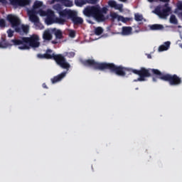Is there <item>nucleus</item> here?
I'll return each mask as SVG.
<instances>
[{
  "label": "nucleus",
  "instance_id": "nucleus-2",
  "mask_svg": "<svg viewBox=\"0 0 182 182\" xmlns=\"http://www.w3.org/2000/svg\"><path fill=\"white\" fill-rule=\"evenodd\" d=\"M12 45L18 46V48L21 50H26L31 48H39V46H41V43L39 42V36L33 35L28 38L11 40V43L3 41L0 43V48L1 49H6V48L12 46Z\"/></svg>",
  "mask_w": 182,
  "mask_h": 182
},
{
  "label": "nucleus",
  "instance_id": "nucleus-11",
  "mask_svg": "<svg viewBox=\"0 0 182 182\" xmlns=\"http://www.w3.org/2000/svg\"><path fill=\"white\" fill-rule=\"evenodd\" d=\"M14 6H26L31 4V0H9Z\"/></svg>",
  "mask_w": 182,
  "mask_h": 182
},
{
  "label": "nucleus",
  "instance_id": "nucleus-28",
  "mask_svg": "<svg viewBox=\"0 0 182 182\" xmlns=\"http://www.w3.org/2000/svg\"><path fill=\"white\" fill-rule=\"evenodd\" d=\"M67 56H68V58H73L75 56V52L67 53Z\"/></svg>",
  "mask_w": 182,
  "mask_h": 182
},
{
  "label": "nucleus",
  "instance_id": "nucleus-8",
  "mask_svg": "<svg viewBox=\"0 0 182 182\" xmlns=\"http://www.w3.org/2000/svg\"><path fill=\"white\" fill-rule=\"evenodd\" d=\"M170 11L171 9L168 6V4H166L164 6H158L152 12L158 15L159 18L166 19L170 15Z\"/></svg>",
  "mask_w": 182,
  "mask_h": 182
},
{
  "label": "nucleus",
  "instance_id": "nucleus-17",
  "mask_svg": "<svg viewBox=\"0 0 182 182\" xmlns=\"http://www.w3.org/2000/svg\"><path fill=\"white\" fill-rule=\"evenodd\" d=\"M108 5L112 8H114V9L119 11V12H123V4H117L116 1L111 0L108 1Z\"/></svg>",
  "mask_w": 182,
  "mask_h": 182
},
{
  "label": "nucleus",
  "instance_id": "nucleus-23",
  "mask_svg": "<svg viewBox=\"0 0 182 182\" xmlns=\"http://www.w3.org/2000/svg\"><path fill=\"white\" fill-rule=\"evenodd\" d=\"M134 16L135 21H136L137 22H140L143 19V15L140 14L136 13L135 14Z\"/></svg>",
  "mask_w": 182,
  "mask_h": 182
},
{
  "label": "nucleus",
  "instance_id": "nucleus-30",
  "mask_svg": "<svg viewBox=\"0 0 182 182\" xmlns=\"http://www.w3.org/2000/svg\"><path fill=\"white\" fill-rule=\"evenodd\" d=\"M0 2H1V4H6V0H0Z\"/></svg>",
  "mask_w": 182,
  "mask_h": 182
},
{
  "label": "nucleus",
  "instance_id": "nucleus-21",
  "mask_svg": "<svg viewBox=\"0 0 182 182\" xmlns=\"http://www.w3.org/2000/svg\"><path fill=\"white\" fill-rule=\"evenodd\" d=\"M149 28L151 31H163L164 29V26L161 24H154L149 26Z\"/></svg>",
  "mask_w": 182,
  "mask_h": 182
},
{
  "label": "nucleus",
  "instance_id": "nucleus-9",
  "mask_svg": "<svg viewBox=\"0 0 182 182\" xmlns=\"http://www.w3.org/2000/svg\"><path fill=\"white\" fill-rule=\"evenodd\" d=\"M28 18L29 21L34 23L36 29L42 30L44 28L43 25L39 21V17H38L37 15H35V13L33 11H28Z\"/></svg>",
  "mask_w": 182,
  "mask_h": 182
},
{
  "label": "nucleus",
  "instance_id": "nucleus-20",
  "mask_svg": "<svg viewBox=\"0 0 182 182\" xmlns=\"http://www.w3.org/2000/svg\"><path fill=\"white\" fill-rule=\"evenodd\" d=\"M170 45H171L170 41L165 42L163 45L159 47V52H164V50H168V49H170Z\"/></svg>",
  "mask_w": 182,
  "mask_h": 182
},
{
  "label": "nucleus",
  "instance_id": "nucleus-1",
  "mask_svg": "<svg viewBox=\"0 0 182 182\" xmlns=\"http://www.w3.org/2000/svg\"><path fill=\"white\" fill-rule=\"evenodd\" d=\"M106 69L113 72L117 75V76L123 77L126 76V75H131L132 73L139 75V77L137 80H134V82H144L146 77H149L150 73H154V75H156V76L153 77V82H157V79H161V80L169 82V85L171 86H177V85L181 83V79L177 77V75L161 73V72L156 69L147 70L141 68L140 70H137L124 68L122 66H116L112 63H100V70H105Z\"/></svg>",
  "mask_w": 182,
  "mask_h": 182
},
{
  "label": "nucleus",
  "instance_id": "nucleus-22",
  "mask_svg": "<svg viewBox=\"0 0 182 182\" xmlns=\"http://www.w3.org/2000/svg\"><path fill=\"white\" fill-rule=\"evenodd\" d=\"M95 35H102L103 33V29L102 27H97L95 29Z\"/></svg>",
  "mask_w": 182,
  "mask_h": 182
},
{
  "label": "nucleus",
  "instance_id": "nucleus-38",
  "mask_svg": "<svg viewBox=\"0 0 182 182\" xmlns=\"http://www.w3.org/2000/svg\"><path fill=\"white\" fill-rule=\"evenodd\" d=\"M88 22H89V23H92V21H88Z\"/></svg>",
  "mask_w": 182,
  "mask_h": 182
},
{
  "label": "nucleus",
  "instance_id": "nucleus-29",
  "mask_svg": "<svg viewBox=\"0 0 182 182\" xmlns=\"http://www.w3.org/2000/svg\"><path fill=\"white\" fill-rule=\"evenodd\" d=\"M177 6L178 9H181V11H182V1H178Z\"/></svg>",
  "mask_w": 182,
  "mask_h": 182
},
{
  "label": "nucleus",
  "instance_id": "nucleus-3",
  "mask_svg": "<svg viewBox=\"0 0 182 182\" xmlns=\"http://www.w3.org/2000/svg\"><path fill=\"white\" fill-rule=\"evenodd\" d=\"M106 12H107V8L103 7L102 9L100 10V6L99 5L87 6L83 11V14L85 16H92V18H94L98 22L105 21L106 16H105L103 14H106Z\"/></svg>",
  "mask_w": 182,
  "mask_h": 182
},
{
  "label": "nucleus",
  "instance_id": "nucleus-7",
  "mask_svg": "<svg viewBox=\"0 0 182 182\" xmlns=\"http://www.w3.org/2000/svg\"><path fill=\"white\" fill-rule=\"evenodd\" d=\"M53 9H55V11H57V12L60 15V17L55 18L56 23L63 25V23H65V22L66 16L70 14V10H62V5L59 4L54 5Z\"/></svg>",
  "mask_w": 182,
  "mask_h": 182
},
{
  "label": "nucleus",
  "instance_id": "nucleus-26",
  "mask_svg": "<svg viewBox=\"0 0 182 182\" xmlns=\"http://www.w3.org/2000/svg\"><path fill=\"white\" fill-rule=\"evenodd\" d=\"M7 33H8L9 38H12V36H14V31H12L11 29H9L7 31Z\"/></svg>",
  "mask_w": 182,
  "mask_h": 182
},
{
  "label": "nucleus",
  "instance_id": "nucleus-37",
  "mask_svg": "<svg viewBox=\"0 0 182 182\" xmlns=\"http://www.w3.org/2000/svg\"><path fill=\"white\" fill-rule=\"evenodd\" d=\"M91 39H92V41H95V39H94V38H93V37H92V38H91Z\"/></svg>",
  "mask_w": 182,
  "mask_h": 182
},
{
  "label": "nucleus",
  "instance_id": "nucleus-19",
  "mask_svg": "<svg viewBox=\"0 0 182 182\" xmlns=\"http://www.w3.org/2000/svg\"><path fill=\"white\" fill-rule=\"evenodd\" d=\"M68 72H63L61 74L54 77L53 78H51V82L54 85V83H58V82H60L66 76V74Z\"/></svg>",
  "mask_w": 182,
  "mask_h": 182
},
{
  "label": "nucleus",
  "instance_id": "nucleus-15",
  "mask_svg": "<svg viewBox=\"0 0 182 182\" xmlns=\"http://www.w3.org/2000/svg\"><path fill=\"white\" fill-rule=\"evenodd\" d=\"M55 31V29H47L43 32V38L44 41H52V33Z\"/></svg>",
  "mask_w": 182,
  "mask_h": 182
},
{
  "label": "nucleus",
  "instance_id": "nucleus-32",
  "mask_svg": "<svg viewBox=\"0 0 182 182\" xmlns=\"http://www.w3.org/2000/svg\"><path fill=\"white\" fill-rule=\"evenodd\" d=\"M161 2H168L170 0H159Z\"/></svg>",
  "mask_w": 182,
  "mask_h": 182
},
{
  "label": "nucleus",
  "instance_id": "nucleus-10",
  "mask_svg": "<svg viewBox=\"0 0 182 182\" xmlns=\"http://www.w3.org/2000/svg\"><path fill=\"white\" fill-rule=\"evenodd\" d=\"M65 19V21H66V19H71V21H73V22L75 25H77L79 23H83V18L75 16V14H73V12H72L71 11H70V14L67 15Z\"/></svg>",
  "mask_w": 182,
  "mask_h": 182
},
{
  "label": "nucleus",
  "instance_id": "nucleus-33",
  "mask_svg": "<svg viewBox=\"0 0 182 182\" xmlns=\"http://www.w3.org/2000/svg\"><path fill=\"white\" fill-rule=\"evenodd\" d=\"M139 32H141V30L139 29V30H136V31H135V33H139Z\"/></svg>",
  "mask_w": 182,
  "mask_h": 182
},
{
  "label": "nucleus",
  "instance_id": "nucleus-16",
  "mask_svg": "<svg viewBox=\"0 0 182 182\" xmlns=\"http://www.w3.org/2000/svg\"><path fill=\"white\" fill-rule=\"evenodd\" d=\"M132 31L133 29L130 26H123L120 35H122V36H129V35L133 34Z\"/></svg>",
  "mask_w": 182,
  "mask_h": 182
},
{
  "label": "nucleus",
  "instance_id": "nucleus-36",
  "mask_svg": "<svg viewBox=\"0 0 182 182\" xmlns=\"http://www.w3.org/2000/svg\"><path fill=\"white\" fill-rule=\"evenodd\" d=\"M179 46H180V48H181V49H182V44H180Z\"/></svg>",
  "mask_w": 182,
  "mask_h": 182
},
{
  "label": "nucleus",
  "instance_id": "nucleus-25",
  "mask_svg": "<svg viewBox=\"0 0 182 182\" xmlns=\"http://www.w3.org/2000/svg\"><path fill=\"white\" fill-rule=\"evenodd\" d=\"M68 35L70 38H75V36H76V33L73 30H69Z\"/></svg>",
  "mask_w": 182,
  "mask_h": 182
},
{
  "label": "nucleus",
  "instance_id": "nucleus-4",
  "mask_svg": "<svg viewBox=\"0 0 182 182\" xmlns=\"http://www.w3.org/2000/svg\"><path fill=\"white\" fill-rule=\"evenodd\" d=\"M42 6L41 1H36L33 6V9H27V14L29 16V12L33 11L34 15H38L40 16H47L46 22L47 25H52L53 20L55 19V13L52 10H48L47 11L39 10V8Z\"/></svg>",
  "mask_w": 182,
  "mask_h": 182
},
{
  "label": "nucleus",
  "instance_id": "nucleus-24",
  "mask_svg": "<svg viewBox=\"0 0 182 182\" xmlns=\"http://www.w3.org/2000/svg\"><path fill=\"white\" fill-rule=\"evenodd\" d=\"M170 22H171V23H173V24L177 23V18H176V16H174V15L171 16Z\"/></svg>",
  "mask_w": 182,
  "mask_h": 182
},
{
  "label": "nucleus",
  "instance_id": "nucleus-12",
  "mask_svg": "<svg viewBox=\"0 0 182 182\" xmlns=\"http://www.w3.org/2000/svg\"><path fill=\"white\" fill-rule=\"evenodd\" d=\"M100 0H75V4L76 6L82 7L83 5H86V4H91V5H95L97 4Z\"/></svg>",
  "mask_w": 182,
  "mask_h": 182
},
{
  "label": "nucleus",
  "instance_id": "nucleus-27",
  "mask_svg": "<svg viewBox=\"0 0 182 182\" xmlns=\"http://www.w3.org/2000/svg\"><path fill=\"white\" fill-rule=\"evenodd\" d=\"M0 28H5V20H0Z\"/></svg>",
  "mask_w": 182,
  "mask_h": 182
},
{
  "label": "nucleus",
  "instance_id": "nucleus-14",
  "mask_svg": "<svg viewBox=\"0 0 182 182\" xmlns=\"http://www.w3.org/2000/svg\"><path fill=\"white\" fill-rule=\"evenodd\" d=\"M55 2H60L62 5L66 6L67 8L73 6V1L72 0H52L50 4H54Z\"/></svg>",
  "mask_w": 182,
  "mask_h": 182
},
{
  "label": "nucleus",
  "instance_id": "nucleus-5",
  "mask_svg": "<svg viewBox=\"0 0 182 182\" xmlns=\"http://www.w3.org/2000/svg\"><path fill=\"white\" fill-rule=\"evenodd\" d=\"M37 58L39 59H54L56 63L60 66V68H63V69H67V70H68L69 68H70V64L66 62V60H65V57H63V55H55L53 51L51 50H47L46 54L37 55Z\"/></svg>",
  "mask_w": 182,
  "mask_h": 182
},
{
  "label": "nucleus",
  "instance_id": "nucleus-6",
  "mask_svg": "<svg viewBox=\"0 0 182 182\" xmlns=\"http://www.w3.org/2000/svg\"><path fill=\"white\" fill-rule=\"evenodd\" d=\"M7 20L11 23L14 29H15L16 32H18L21 35H23V33H26L27 32H28L29 26H21V20H19V18H18V16L13 14H9L7 16Z\"/></svg>",
  "mask_w": 182,
  "mask_h": 182
},
{
  "label": "nucleus",
  "instance_id": "nucleus-35",
  "mask_svg": "<svg viewBox=\"0 0 182 182\" xmlns=\"http://www.w3.org/2000/svg\"><path fill=\"white\" fill-rule=\"evenodd\" d=\"M120 2H126L127 0H119Z\"/></svg>",
  "mask_w": 182,
  "mask_h": 182
},
{
  "label": "nucleus",
  "instance_id": "nucleus-31",
  "mask_svg": "<svg viewBox=\"0 0 182 182\" xmlns=\"http://www.w3.org/2000/svg\"><path fill=\"white\" fill-rule=\"evenodd\" d=\"M43 87L44 88V89H48V87L46 86V84H43Z\"/></svg>",
  "mask_w": 182,
  "mask_h": 182
},
{
  "label": "nucleus",
  "instance_id": "nucleus-13",
  "mask_svg": "<svg viewBox=\"0 0 182 182\" xmlns=\"http://www.w3.org/2000/svg\"><path fill=\"white\" fill-rule=\"evenodd\" d=\"M110 16L111 18H112L113 20L117 19L118 22H123L124 23H126V22H129V21H130L129 18H124L123 16H119L114 12H111Z\"/></svg>",
  "mask_w": 182,
  "mask_h": 182
},
{
  "label": "nucleus",
  "instance_id": "nucleus-34",
  "mask_svg": "<svg viewBox=\"0 0 182 182\" xmlns=\"http://www.w3.org/2000/svg\"><path fill=\"white\" fill-rule=\"evenodd\" d=\"M156 0H148V2H154Z\"/></svg>",
  "mask_w": 182,
  "mask_h": 182
},
{
  "label": "nucleus",
  "instance_id": "nucleus-18",
  "mask_svg": "<svg viewBox=\"0 0 182 182\" xmlns=\"http://www.w3.org/2000/svg\"><path fill=\"white\" fill-rule=\"evenodd\" d=\"M54 29V35L55 36V40L52 41V43H59L60 41V39H62V31L60 30H56V28H53Z\"/></svg>",
  "mask_w": 182,
  "mask_h": 182
}]
</instances>
